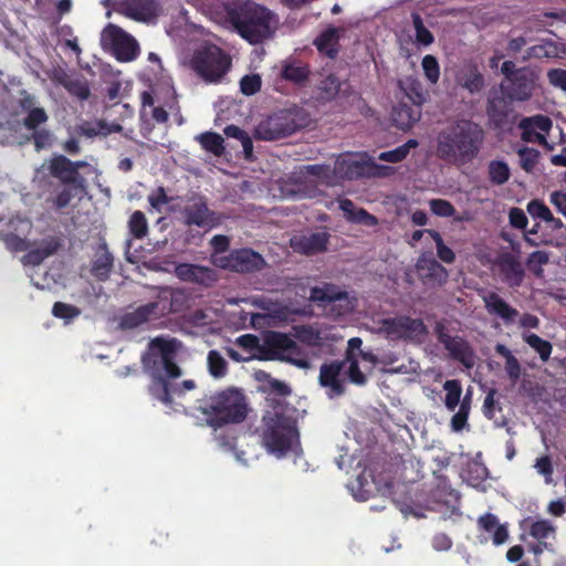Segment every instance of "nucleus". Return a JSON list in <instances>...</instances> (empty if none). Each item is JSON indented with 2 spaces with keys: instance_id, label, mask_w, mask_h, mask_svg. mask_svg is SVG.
<instances>
[{
  "instance_id": "nucleus-47",
  "label": "nucleus",
  "mask_w": 566,
  "mask_h": 566,
  "mask_svg": "<svg viewBox=\"0 0 566 566\" xmlns=\"http://www.w3.org/2000/svg\"><path fill=\"white\" fill-rule=\"evenodd\" d=\"M417 146L418 142L416 139H409L406 144L397 147L396 149L381 153L378 158L384 161L399 163L407 157L410 149L416 148Z\"/></svg>"
},
{
  "instance_id": "nucleus-49",
  "label": "nucleus",
  "mask_w": 566,
  "mask_h": 566,
  "mask_svg": "<svg viewBox=\"0 0 566 566\" xmlns=\"http://www.w3.org/2000/svg\"><path fill=\"white\" fill-rule=\"evenodd\" d=\"M503 274L505 281L511 286H518L524 277V271L521 264L516 261H507L503 264Z\"/></svg>"
},
{
  "instance_id": "nucleus-31",
  "label": "nucleus",
  "mask_w": 566,
  "mask_h": 566,
  "mask_svg": "<svg viewBox=\"0 0 566 566\" xmlns=\"http://www.w3.org/2000/svg\"><path fill=\"white\" fill-rule=\"evenodd\" d=\"M420 116L421 113L418 107L412 108L407 105H399L392 112L395 125L402 130L410 129L420 119Z\"/></svg>"
},
{
  "instance_id": "nucleus-11",
  "label": "nucleus",
  "mask_w": 566,
  "mask_h": 566,
  "mask_svg": "<svg viewBox=\"0 0 566 566\" xmlns=\"http://www.w3.org/2000/svg\"><path fill=\"white\" fill-rule=\"evenodd\" d=\"M266 344L273 352L275 358L287 361L297 368L310 369L311 360L301 349L297 343L285 334L270 333L266 336Z\"/></svg>"
},
{
  "instance_id": "nucleus-32",
  "label": "nucleus",
  "mask_w": 566,
  "mask_h": 566,
  "mask_svg": "<svg viewBox=\"0 0 566 566\" xmlns=\"http://www.w3.org/2000/svg\"><path fill=\"white\" fill-rule=\"evenodd\" d=\"M472 391L468 390L467 394L461 396V403L458 411L450 420V427L453 432H461L469 428L468 418L471 411Z\"/></svg>"
},
{
  "instance_id": "nucleus-59",
  "label": "nucleus",
  "mask_w": 566,
  "mask_h": 566,
  "mask_svg": "<svg viewBox=\"0 0 566 566\" xmlns=\"http://www.w3.org/2000/svg\"><path fill=\"white\" fill-rule=\"evenodd\" d=\"M518 157L521 167L525 171L531 172L537 164L539 153L533 148H521L518 150Z\"/></svg>"
},
{
  "instance_id": "nucleus-56",
  "label": "nucleus",
  "mask_w": 566,
  "mask_h": 566,
  "mask_svg": "<svg viewBox=\"0 0 566 566\" xmlns=\"http://www.w3.org/2000/svg\"><path fill=\"white\" fill-rule=\"evenodd\" d=\"M423 73L428 81L436 84L440 77V67L437 59L433 55H426L421 62Z\"/></svg>"
},
{
  "instance_id": "nucleus-25",
  "label": "nucleus",
  "mask_w": 566,
  "mask_h": 566,
  "mask_svg": "<svg viewBox=\"0 0 566 566\" xmlns=\"http://www.w3.org/2000/svg\"><path fill=\"white\" fill-rule=\"evenodd\" d=\"M340 364L323 365L319 371V384L327 388L329 397L339 396L344 392V380L340 378Z\"/></svg>"
},
{
  "instance_id": "nucleus-17",
  "label": "nucleus",
  "mask_w": 566,
  "mask_h": 566,
  "mask_svg": "<svg viewBox=\"0 0 566 566\" xmlns=\"http://www.w3.org/2000/svg\"><path fill=\"white\" fill-rule=\"evenodd\" d=\"M520 128L522 129V138L528 143H538L552 147L548 145L546 134L552 128V120L544 115H535L521 120Z\"/></svg>"
},
{
  "instance_id": "nucleus-60",
  "label": "nucleus",
  "mask_w": 566,
  "mask_h": 566,
  "mask_svg": "<svg viewBox=\"0 0 566 566\" xmlns=\"http://www.w3.org/2000/svg\"><path fill=\"white\" fill-rule=\"evenodd\" d=\"M430 210L433 214L438 217H453L455 213L454 207L444 199H431L429 201Z\"/></svg>"
},
{
  "instance_id": "nucleus-15",
  "label": "nucleus",
  "mask_w": 566,
  "mask_h": 566,
  "mask_svg": "<svg viewBox=\"0 0 566 566\" xmlns=\"http://www.w3.org/2000/svg\"><path fill=\"white\" fill-rule=\"evenodd\" d=\"M32 228L30 220L17 217L10 219L8 222L2 223L0 219V237L10 250L22 251L27 249L24 235H27Z\"/></svg>"
},
{
  "instance_id": "nucleus-58",
  "label": "nucleus",
  "mask_w": 566,
  "mask_h": 566,
  "mask_svg": "<svg viewBox=\"0 0 566 566\" xmlns=\"http://www.w3.org/2000/svg\"><path fill=\"white\" fill-rule=\"evenodd\" d=\"M412 20L416 30V42L424 46L430 45L433 42V35L428 29L424 28L420 15L413 14Z\"/></svg>"
},
{
  "instance_id": "nucleus-1",
  "label": "nucleus",
  "mask_w": 566,
  "mask_h": 566,
  "mask_svg": "<svg viewBox=\"0 0 566 566\" xmlns=\"http://www.w3.org/2000/svg\"><path fill=\"white\" fill-rule=\"evenodd\" d=\"M184 349L181 342L170 337H156L149 343V357L144 358V365L151 378L149 391L161 402L169 401L168 384L165 377L179 378L181 369L174 363Z\"/></svg>"
},
{
  "instance_id": "nucleus-48",
  "label": "nucleus",
  "mask_w": 566,
  "mask_h": 566,
  "mask_svg": "<svg viewBox=\"0 0 566 566\" xmlns=\"http://www.w3.org/2000/svg\"><path fill=\"white\" fill-rule=\"evenodd\" d=\"M427 233L436 243L438 258L444 263H453L455 260V254L448 245L444 244L441 234L432 229H428Z\"/></svg>"
},
{
  "instance_id": "nucleus-64",
  "label": "nucleus",
  "mask_w": 566,
  "mask_h": 566,
  "mask_svg": "<svg viewBox=\"0 0 566 566\" xmlns=\"http://www.w3.org/2000/svg\"><path fill=\"white\" fill-rule=\"evenodd\" d=\"M547 80L549 84L566 93V70L552 69L547 72Z\"/></svg>"
},
{
  "instance_id": "nucleus-7",
  "label": "nucleus",
  "mask_w": 566,
  "mask_h": 566,
  "mask_svg": "<svg viewBox=\"0 0 566 566\" xmlns=\"http://www.w3.org/2000/svg\"><path fill=\"white\" fill-rule=\"evenodd\" d=\"M264 430L262 433L263 444L269 451L277 458L283 457L297 441V432L294 421L274 415H266L263 418Z\"/></svg>"
},
{
  "instance_id": "nucleus-10",
  "label": "nucleus",
  "mask_w": 566,
  "mask_h": 566,
  "mask_svg": "<svg viewBox=\"0 0 566 566\" xmlns=\"http://www.w3.org/2000/svg\"><path fill=\"white\" fill-rule=\"evenodd\" d=\"M101 45L104 50L111 51L120 62H132L139 54L136 39L114 24H108L102 31Z\"/></svg>"
},
{
  "instance_id": "nucleus-27",
  "label": "nucleus",
  "mask_w": 566,
  "mask_h": 566,
  "mask_svg": "<svg viewBox=\"0 0 566 566\" xmlns=\"http://www.w3.org/2000/svg\"><path fill=\"white\" fill-rule=\"evenodd\" d=\"M232 261V271L235 272L258 271L261 270L265 264L263 258L250 249L233 251Z\"/></svg>"
},
{
  "instance_id": "nucleus-18",
  "label": "nucleus",
  "mask_w": 566,
  "mask_h": 566,
  "mask_svg": "<svg viewBox=\"0 0 566 566\" xmlns=\"http://www.w3.org/2000/svg\"><path fill=\"white\" fill-rule=\"evenodd\" d=\"M480 296L490 315L500 317L505 325L516 322L518 311L493 291H481Z\"/></svg>"
},
{
  "instance_id": "nucleus-57",
  "label": "nucleus",
  "mask_w": 566,
  "mask_h": 566,
  "mask_svg": "<svg viewBox=\"0 0 566 566\" xmlns=\"http://www.w3.org/2000/svg\"><path fill=\"white\" fill-rule=\"evenodd\" d=\"M527 212L536 219H541L545 222L553 221L554 216L548 207L541 200H532L527 205Z\"/></svg>"
},
{
  "instance_id": "nucleus-51",
  "label": "nucleus",
  "mask_w": 566,
  "mask_h": 566,
  "mask_svg": "<svg viewBox=\"0 0 566 566\" xmlns=\"http://www.w3.org/2000/svg\"><path fill=\"white\" fill-rule=\"evenodd\" d=\"M113 265V258L108 252H103L96 256L93 264V273L95 276L104 280L108 276Z\"/></svg>"
},
{
  "instance_id": "nucleus-24",
  "label": "nucleus",
  "mask_w": 566,
  "mask_h": 566,
  "mask_svg": "<svg viewBox=\"0 0 566 566\" xmlns=\"http://www.w3.org/2000/svg\"><path fill=\"white\" fill-rule=\"evenodd\" d=\"M530 535L542 543L546 549H553V542L556 537V526L545 518H528L525 522Z\"/></svg>"
},
{
  "instance_id": "nucleus-28",
  "label": "nucleus",
  "mask_w": 566,
  "mask_h": 566,
  "mask_svg": "<svg viewBox=\"0 0 566 566\" xmlns=\"http://www.w3.org/2000/svg\"><path fill=\"white\" fill-rule=\"evenodd\" d=\"M345 32L344 27H328L316 38L314 43L321 53L334 57L338 52V41Z\"/></svg>"
},
{
  "instance_id": "nucleus-16",
  "label": "nucleus",
  "mask_w": 566,
  "mask_h": 566,
  "mask_svg": "<svg viewBox=\"0 0 566 566\" xmlns=\"http://www.w3.org/2000/svg\"><path fill=\"white\" fill-rule=\"evenodd\" d=\"M118 12L137 22H154L160 13L158 0H125L118 7Z\"/></svg>"
},
{
  "instance_id": "nucleus-20",
  "label": "nucleus",
  "mask_w": 566,
  "mask_h": 566,
  "mask_svg": "<svg viewBox=\"0 0 566 566\" xmlns=\"http://www.w3.org/2000/svg\"><path fill=\"white\" fill-rule=\"evenodd\" d=\"M327 243L328 234L326 232L298 234L290 240L295 252L306 255L324 252L327 249Z\"/></svg>"
},
{
  "instance_id": "nucleus-35",
  "label": "nucleus",
  "mask_w": 566,
  "mask_h": 566,
  "mask_svg": "<svg viewBox=\"0 0 566 566\" xmlns=\"http://www.w3.org/2000/svg\"><path fill=\"white\" fill-rule=\"evenodd\" d=\"M348 88L346 82L339 81L335 75L326 76L318 85L319 98L331 101L336 98L339 94L345 93Z\"/></svg>"
},
{
  "instance_id": "nucleus-12",
  "label": "nucleus",
  "mask_w": 566,
  "mask_h": 566,
  "mask_svg": "<svg viewBox=\"0 0 566 566\" xmlns=\"http://www.w3.org/2000/svg\"><path fill=\"white\" fill-rule=\"evenodd\" d=\"M169 296H172L170 291H160L158 301L142 305L126 313L122 318V326L125 328H135L153 318L163 316L169 310L167 305Z\"/></svg>"
},
{
  "instance_id": "nucleus-4",
  "label": "nucleus",
  "mask_w": 566,
  "mask_h": 566,
  "mask_svg": "<svg viewBox=\"0 0 566 566\" xmlns=\"http://www.w3.org/2000/svg\"><path fill=\"white\" fill-rule=\"evenodd\" d=\"M321 186H335L332 168L325 165H303L283 182L281 191L285 198H315L321 195Z\"/></svg>"
},
{
  "instance_id": "nucleus-34",
  "label": "nucleus",
  "mask_w": 566,
  "mask_h": 566,
  "mask_svg": "<svg viewBox=\"0 0 566 566\" xmlns=\"http://www.w3.org/2000/svg\"><path fill=\"white\" fill-rule=\"evenodd\" d=\"M457 82L472 94L480 92L484 83L481 73L475 66L471 65L459 72Z\"/></svg>"
},
{
  "instance_id": "nucleus-14",
  "label": "nucleus",
  "mask_w": 566,
  "mask_h": 566,
  "mask_svg": "<svg viewBox=\"0 0 566 566\" xmlns=\"http://www.w3.org/2000/svg\"><path fill=\"white\" fill-rule=\"evenodd\" d=\"M368 172V155L366 153H348L337 157L334 174L335 185L338 178L354 179Z\"/></svg>"
},
{
  "instance_id": "nucleus-39",
  "label": "nucleus",
  "mask_w": 566,
  "mask_h": 566,
  "mask_svg": "<svg viewBox=\"0 0 566 566\" xmlns=\"http://www.w3.org/2000/svg\"><path fill=\"white\" fill-rule=\"evenodd\" d=\"M122 130V126L118 124H107L106 122L99 120L96 123H85L80 127L82 135L86 137L94 136H107L112 133Z\"/></svg>"
},
{
  "instance_id": "nucleus-44",
  "label": "nucleus",
  "mask_w": 566,
  "mask_h": 566,
  "mask_svg": "<svg viewBox=\"0 0 566 566\" xmlns=\"http://www.w3.org/2000/svg\"><path fill=\"white\" fill-rule=\"evenodd\" d=\"M361 361V358L350 355L340 364L342 369L348 375L350 381L356 385H364L366 382V374L359 368Z\"/></svg>"
},
{
  "instance_id": "nucleus-42",
  "label": "nucleus",
  "mask_w": 566,
  "mask_h": 566,
  "mask_svg": "<svg viewBox=\"0 0 566 566\" xmlns=\"http://www.w3.org/2000/svg\"><path fill=\"white\" fill-rule=\"evenodd\" d=\"M446 397L443 399L444 406L449 411H454L461 403L462 386L459 380H447L443 384Z\"/></svg>"
},
{
  "instance_id": "nucleus-61",
  "label": "nucleus",
  "mask_w": 566,
  "mask_h": 566,
  "mask_svg": "<svg viewBox=\"0 0 566 566\" xmlns=\"http://www.w3.org/2000/svg\"><path fill=\"white\" fill-rule=\"evenodd\" d=\"M549 260L548 253L545 251H535L527 259L528 269L536 275H542V266Z\"/></svg>"
},
{
  "instance_id": "nucleus-38",
  "label": "nucleus",
  "mask_w": 566,
  "mask_h": 566,
  "mask_svg": "<svg viewBox=\"0 0 566 566\" xmlns=\"http://www.w3.org/2000/svg\"><path fill=\"white\" fill-rule=\"evenodd\" d=\"M523 340L534 349L543 361H547L552 355L553 346L549 342L541 338L538 335L524 331Z\"/></svg>"
},
{
  "instance_id": "nucleus-63",
  "label": "nucleus",
  "mask_w": 566,
  "mask_h": 566,
  "mask_svg": "<svg viewBox=\"0 0 566 566\" xmlns=\"http://www.w3.org/2000/svg\"><path fill=\"white\" fill-rule=\"evenodd\" d=\"M536 472L544 476L545 483L549 484L553 481V463L548 455H543L536 459L534 463Z\"/></svg>"
},
{
  "instance_id": "nucleus-36",
  "label": "nucleus",
  "mask_w": 566,
  "mask_h": 566,
  "mask_svg": "<svg viewBox=\"0 0 566 566\" xmlns=\"http://www.w3.org/2000/svg\"><path fill=\"white\" fill-rule=\"evenodd\" d=\"M51 175L59 178L63 182H77V178L74 177L71 160L64 156L54 157L48 166Z\"/></svg>"
},
{
  "instance_id": "nucleus-2",
  "label": "nucleus",
  "mask_w": 566,
  "mask_h": 566,
  "mask_svg": "<svg viewBox=\"0 0 566 566\" xmlns=\"http://www.w3.org/2000/svg\"><path fill=\"white\" fill-rule=\"evenodd\" d=\"M249 411L244 394L238 388H227L203 399L196 408L195 417L201 424L218 429L244 421Z\"/></svg>"
},
{
  "instance_id": "nucleus-41",
  "label": "nucleus",
  "mask_w": 566,
  "mask_h": 566,
  "mask_svg": "<svg viewBox=\"0 0 566 566\" xmlns=\"http://www.w3.org/2000/svg\"><path fill=\"white\" fill-rule=\"evenodd\" d=\"M196 140L199 142L201 147L213 154L214 156H221L224 151L223 138L221 135L212 132H207L196 136Z\"/></svg>"
},
{
  "instance_id": "nucleus-26",
  "label": "nucleus",
  "mask_w": 566,
  "mask_h": 566,
  "mask_svg": "<svg viewBox=\"0 0 566 566\" xmlns=\"http://www.w3.org/2000/svg\"><path fill=\"white\" fill-rule=\"evenodd\" d=\"M417 272L423 281L443 283L448 277L447 270L433 258L421 255L416 264Z\"/></svg>"
},
{
  "instance_id": "nucleus-29",
  "label": "nucleus",
  "mask_w": 566,
  "mask_h": 566,
  "mask_svg": "<svg viewBox=\"0 0 566 566\" xmlns=\"http://www.w3.org/2000/svg\"><path fill=\"white\" fill-rule=\"evenodd\" d=\"M59 247L60 243L56 238H46L42 240L35 249L28 252L22 258V262L25 265H39L44 259L55 253Z\"/></svg>"
},
{
  "instance_id": "nucleus-5",
  "label": "nucleus",
  "mask_w": 566,
  "mask_h": 566,
  "mask_svg": "<svg viewBox=\"0 0 566 566\" xmlns=\"http://www.w3.org/2000/svg\"><path fill=\"white\" fill-rule=\"evenodd\" d=\"M479 132L468 123H458L443 129L438 136L437 153L444 159H462L473 156Z\"/></svg>"
},
{
  "instance_id": "nucleus-46",
  "label": "nucleus",
  "mask_w": 566,
  "mask_h": 566,
  "mask_svg": "<svg viewBox=\"0 0 566 566\" xmlns=\"http://www.w3.org/2000/svg\"><path fill=\"white\" fill-rule=\"evenodd\" d=\"M207 366L209 374L216 378L221 379L228 373V361L218 350H210L207 356Z\"/></svg>"
},
{
  "instance_id": "nucleus-19",
  "label": "nucleus",
  "mask_w": 566,
  "mask_h": 566,
  "mask_svg": "<svg viewBox=\"0 0 566 566\" xmlns=\"http://www.w3.org/2000/svg\"><path fill=\"white\" fill-rule=\"evenodd\" d=\"M175 274L179 280L184 282L200 284L205 286H210L218 280V276L212 269L190 263H181L176 265Z\"/></svg>"
},
{
  "instance_id": "nucleus-45",
  "label": "nucleus",
  "mask_w": 566,
  "mask_h": 566,
  "mask_svg": "<svg viewBox=\"0 0 566 566\" xmlns=\"http://www.w3.org/2000/svg\"><path fill=\"white\" fill-rule=\"evenodd\" d=\"M488 175L492 184L500 186L510 179L511 170L504 160H492L488 165Z\"/></svg>"
},
{
  "instance_id": "nucleus-52",
  "label": "nucleus",
  "mask_w": 566,
  "mask_h": 566,
  "mask_svg": "<svg viewBox=\"0 0 566 566\" xmlns=\"http://www.w3.org/2000/svg\"><path fill=\"white\" fill-rule=\"evenodd\" d=\"M361 339L358 337H353L348 340V350L347 356L355 355L358 358H361L364 363H368L371 366L377 364V358L371 353H366L361 350Z\"/></svg>"
},
{
  "instance_id": "nucleus-37",
  "label": "nucleus",
  "mask_w": 566,
  "mask_h": 566,
  "mask_svg": "<svg viewBox=\"0 0 566 566\" xmlns=\"http://www.w3.org/2000/svg\"><path fill=\"white\" fill-rule=\"evenodd\" d=\"M400 90L418 106L426 101L424 92L420 81L413 76H406L399 80Z\"/></svg>"
},
{
  "instance_id": "nucleus-9",
  "label": "nucleus",
  "mask_w": 566,
  "mask_h": 566,
  "mask_svg": "<svg viewBox=\"0 0 566 566\" xmlns=\"http://www.w3.org/2000/svg\"><path fill=\"white\" fill-rule=\"evenodd\" d=\"M301 125L295 112L284 109L261 120L254 129V137L262 140H275L293 134Z\"/></svg>"
},
{
  "instance_id": "nucleus-53",
  "label": "nucleus",
  "mask_w": 566,
  "mask_h": 566,
  "mask_svg": "<svg viewBox=\"0 0 566 566\" xmlns=\"http://www.w3.org/2000/svg\"><path fill=\"white\" fill-rule=\"evenodd\" d=\"M224 134L228 137L237 138L241 142L245 156L249 157L252 154L253 145L250 136L234 125H229L224 128Z\"/></svg>"
},
{
  "instance_id": "nucleus-55",
  "label": "nucleus",
  "mask_w": 566,
  "mask_h": 566,
  "mask_svg": "<svg viewBox=\"0 0 566 566\" xmlns=\"http://www.w3.org/2000/svg\"><path fill=\"white\" fill-rule=\"evenodd\" d=\"M307 75V67L300 63L287 64L283 70V77L295 83H302Z\"/></svg>"
},
{
  "instance_id": "nucleus-54",
  "label": "nucleus",
  "mask_w": 566,
  "mask_h": 566,
  "mask_svg": "<svg viewBox=\"0 0 566 566\" xmlns=\"http://www.w3.org/2000/svg\"><path fill=\"white\" fill-rule=\"evenodd\" d=\"M176 379L177 378L165 377V381L168 384V392H169V396H168L169 401L164 402L167 406L171 403L172 395H181L186 391H191L196 388V382L191 379L184 380L180 384L175 382Z\"/></svg>"
},
{
  "instance_id": "nucleus-62",
  "label": "nucleus",
  "mask_w": 566,
  "mask_h": 566,
  "mask_svg": "<svg viewBox=\"0 0 566 566\" xmlns=\"http://www.w3.org/2000/svg\"><path fill=\"white\" fill-rule=\"evenodd\" d=\"M364 480L365 478L359 476L356 482L350 485L353 495L359 501H366L374 491L373 484L367 481L364 482Z\"/></svg>"
},
{
  "instance_id": "nucleus-50",
  "label": "nucleus",
  "mask_w": 566,
  "mask_h": 566,
  "mask_svg": "<svg viewBox=\"0 0 566 566\" xmlns=\"http://www.w3.org/2000/svg\"><path fill=\"white\" fill-rule=\"evenodd\" d=\"M130 233L137 238H144L148 232V224L145 214L142 211H135L128 222Z\"/></svg>"
},
{
  "instance_id": "nucleus-13",
  "label": "nucleus",
  "mask_w": 566,
  "mask_h": 566,
  "mask_svg": "<svg viewBox=\"0 0 566 566\" xmlns=\"http://www.w3.org/2000/svg\"><path fill=\"white\" fill-rule=\"evenodd\" d=\"M185 224L196 226L205 229H212L220 224L221 218L208 208L206 200L201 197L191 198L185 205L182 211Z\"/></svg>"
},
{
  "instance_id": "nucleus-40",
  "label": "nucleus",
  "mask_w": 566,
  "mask_h": 566,
  "mask_svg": "<svg viewBox=\"0 0 566 566\" xmlns=\"http://www.w3.org/2000/svg\"><path fill=\"white\" fill-rule=\"evenodd\" d=\"M346 294L339 291L335 285L325 284L323 286H316L311 290L310 298L314 302H333L342 300Z\"/></svg>"
},
{
  "instance_id": "nucleus-6",
  "label": "nucleus",
  "mask_w": 566,
  "mask_h": 566,
  "mask_svg": "<svg viewBox=\"0 0 566 566\" xmlns=\"http://www.w3.org/2000/svg\"><path fill=\"white\" fill-rule=\"evenodd\" d=\"M185 64L205 82L218 83L229 71L231 59L216 45H201Z\"/></svg>"
},
{
  "instance_id": "nucleus-3",
  "label": "nucleus",
  "mask_w": 566,
  "mask_h": 566,
  "mask_svg": "<svg viewBox=\"0 0 566 566\" xmlns=\"http://www.w3.org/2000/svg\"><path fill=\"white\" fill-rule=\"evenodd\" d=\"M227 17L217 22L229 24L252 44L261 43L271 38L279 25L276 15L263 6L247 3L239 11L226 8Z\"/></svg>"
},
{
  "instance_id": "nucleus-21",
  "label": "nucleus",
  "mask_w": 566,
  "mask_h": 566,
  "mask_svg": "<svg viewBox=\"0 0 566 566\" xmlns=\"http://www.w3.org/2000/svg\"><path fill=\"white\" fill-rule=\"evenodd\" d=\"M537 75L534 71L522 69L511 78L510 97L516 101H527L536 87Z\"/></svg>"
},
{
  "instance_id": "nucleus-30",
  "label": "nucleus",
  "mask_w": 566,
  "mask_h": 566,
  "mask_svg": "<svg viewBox=\"0 0 566 566\" xmlns=\"http://www.w3.org/2000/svg\"><path fill=\"white\" fill-rule=\"evenodd\" d=\"M339 209L343 211L344 217L350 221L356 223H363L366 226H376L377 219L369 214L366 210L357 208L350 200L348 199H339Z\"/></svg>"
},
{
  "instance_id": "nucleus-8",
  "label": "nucleus",
  "mask_w": 566,
  "mask_h": 566,
  "mask_svg": "<svg viewBox=\"0 0 566 566\" xmlns=\"http://www.w3.org/2000/svg\"><path fill=\"white\" fill-rule=\"evenodd\" d=\"M374 324V331L389 340L419 342L427 334L421 319L405 315L380 318Z\"/></svg>"
},
{
  "instance_id": "nucleus-22",
  "label": "nucleus",
  "mask_w": 566,
  "mask_h": 566,
  "mask_svg": "<svg viewBox=\"0 0 566 566\" xmlns=\"http://www.w3.org/2000/svg\"><path fill=\"white\" fill-rule=\"evenodd\" d=\"M438 334L439 340L444 345L453 358L458 359L467 368L473 367L475 364V356L465 340L460 337L449 336L440 328Z\"/></svg>"
},
{
  "instance_id": "nucleus-23",
  "label": "nucleus",
  "mask_w": 566,
  "mask_h": 566,
  "mask_svg": "<svg viewBox=\"0 0 566 566\" xmlns=\"http://www.w3.org/2000/svg\"><path fill=\"white\" fill-rule=\"evenodd\" d=\"M295 338L302 344L310 347H323L334 342L329 328L316 327V326H295L294 328Z\"/></svg>"
},
{
  "instance_id": "nucleus-33",
  "label": "nucleus",
  "mask_w": 566,
  "mask_h": 566,
  "mask_svg": "<svg viewBox=\"0 0 566 566\" xmlns=\"http://www.w3.org/2000/svg\"><path fill=\"white\" fill-rule=\"evenodd\" d=\"M479 525L492 536L495 545H501L506 542L509 537L507 530L504 525L499 524L496 516L493 514H485L479 518Z\"/></svg>"
},
{
  "instance_id": "nucleus-43",
  "label": "nucleus",
  "mask_w": 566,
  "mask_h": 566,
  "mask_svg": "<svg viewBox=\"0 0 566 566\" xmlns=\"http://www.w3.org/2000/svg\"><path fill=\"white\" fill-rule=\"evenodd\" d=\"M395 361L396 359L390 355L384 356L379 360L377 359V363L384 365V371L389 374H416L419 369V365L411 359L407 364L402 363L398 366H395Z\"/></svg>"
}]
</instances>
